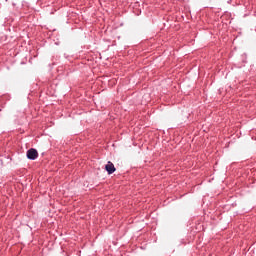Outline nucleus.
<instances>
[{"mask_svg":"<svg viewBox=\"0 0 256 256\" xmlns=\"http://www.w3.org/2000/svg\"><path fill=\"white\" fill-rule=\"evenodd\" d=\"M27 157L31 161H35V159H37V157H39V152H37V150L35 148H31L27 151Z\"/></svg>","mask_w":256,"mask_h":256,"instance_id":"1","label":"nucleus"},{"mask_svg":"<svg viewBox=\"0 0 256 256\" xmlns=\"http://www.w3.org/2000/svg\"><path fill=\"white\" fill-rule=\"evenodd\" d=\"M105 169L108 173V175H113V173H115L116 168L115 165L113 164V162L109 161L106 165H105Z\"/></svg>","mask_w":256,"mask_h":256,"instance_id":"2","label":"nucleus"}]
</instances>
